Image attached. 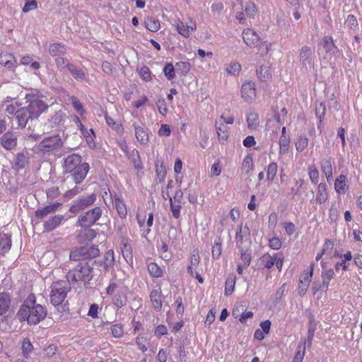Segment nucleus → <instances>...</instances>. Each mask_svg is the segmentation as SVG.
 Listing matches in <instances>:
<instances>
[{"instance_id": "obj_1", "label": "nucleus", "mask_w": 362, "mask_h": 362, "mask_svg": "<svg viewBox=\"0 0 362 362\" xmlns=\"http://www.w3.org/2000/svg\"><path fill=\"white\" fill-rule=\"evenodd\" d=\"M46 315V308L36 303V298L33 294H30L27 297L16 314L19 321L27 322L30 325L38 324L45 318Z\"/></svg>"}, {"instance_id": "obj_2", "label": "nucleus", "mask_w": 362, "mask_h": 362, "mask_svg": "<svg viewBox=\"0 0 362 362\" xmlns=\"http://www.w3.org/2000/svg\"><path fill=\"white\" fill-rule=\"evenodd\" d=\"M93 273V267L89 264L79 263L66 274V279L69 283L79 282L86 284L92 279Z\"/></svg>"}, {"instance_id": "obj_3", "label": "nucleus", "mask_w": 362, "mask_h": 362, "mask_svg": "<svg viewBox=\"0 0 362 362\" xmlns=\"http://www.w3.org/2000/svg\"><path fill=\"white\" fill-rule=\"evenodd\" d=\"M69 284L65 281H57L51 286L50 300L53 305H61L70 291Z\"/></svg>"}, {"instance_id": "obj_4", "label": "nucleus", "mask_w": 362, "mask_h": 362, "mask_svg": "<svg viewBox=\"0 0 362 362\" xmlns=\"http://www.w3.org/2000/svg\"><path fill=\"white\" fill-rule=\"evenodd\" d=\"M99 255V250L94 247H81L76 248L70 252V259L79 261L85 259L95 257Z\"/></svg>"}, {"instance_id": "obj_5", "label": "nucleus", "mask_w": 362, "mask_h": 362, "mask_svg": "<svg viewBox=\"0 0 362 362\" xmlns=\"http://www.w3.org/2000/svg\"><path fill=\"white\" fill-rule=\"evenodd\" d=\"M102 209L100 207H95L86 212L78 218V223L81 227L88 228L93 225L101 216Z\"/></svg>"}, {"instance_id": "obj_6", "label": "nucleus", "mask_w": 362, "mask_h": 362, "mask_svg": "<svg viewBox=\"0 0 362 362\" xmlns=\"http://www.w3.org/2000/svg\"><path fill=\"white\" fill-rule=\"evenodd\" d=\"M314 264H311L309 269L304 271L299 279L298 291L300 296H304L313 279L314 272Z\"/></svg>"}, {"instance_id": "obj_7", "label": "nucleus", "mask_w": 362, "mask_h": 362, "mask_svg": "<svg viewBox=\"0 0 362 362\" xmlns=\"http://www.w3.org/2000/svg\"><path fill=\"white\" fill-rule=\"evenodd\" d=\"M95 200L96 195L95 194H91L86 197L77 199L73 202L69 211L71 213L76 214L81 210L91 206L95 202Z\"/></svg>"}, {"instance_id": "obj_8", "label": "nucleus", "mask_w": 362, "mask_h": 362, "mask_svg": "<svg viewBox=\"0 0 362 362\" xmlns=\"http://www.w3.org/2000/svg\"><path fill=\"white\" fill-rule=\"evenodd\" d=\"M62 145L59 135H54L44 139L39 144V149L44 152H49L57 149Z\"/></svg>"}, {"instance_id": "obj_9", "label": "nucleus", "mask_w": 362, "mask_h": 362, "mask_svg": "<svg viewBox=\"0 0 362 362\" xmlns=\"http://www.w3.org/2000/svg\"><path fill=\"white\" fill-rule=\"evenodd\" d=\"M174 25L176 26L178 33L185 37H189L190 34L195 31L197 28L195 22L192 19L187 25L184 24L180 19H176Z\"/></svg>"}, {"instance_id": "obj_10", "label": "nucleus", "mask_w": 362, "mask_h": 362, "mask_svg": "<svg viewBox=\"0 0 362 362\" xmlns=\"http://www.w3.org/2000/svg\"><path fill=\"white\" fill-rule=\"evenodd\" d=\"M299 61L300 64L308 69L313 64V50L310 47L303 46L299 51Z\"/></svg>"}, {"instance_id": "obj_11", "label": "nucleus", "mask_w": 362, "mask_h": 362, "mask_svg": "<svg viewBox=\"0 0 362 362\" xmlns=\"http://www.w3.org/2000/svg\"><path fill=\"white\" fill-rule=\"evenodd\" d=\"M0 64L8 70H13L18 66V62L13 54L2 51L0 53Z\"/></svg>"}, {"instance_id": "obj_12", "label": "nucleus", "mask_w": 362, "mask_h": 362, "mask_svg": "<svg viewBox=\"0 0 362 362\" xmlns=\"http://www.w3.org/2000/svg\"><path fill=\"white\" fill-rule=\"evenodd\" d=\"M81 164V157L77 154H71L64 159V168L66 173H71Z\"/></svg>"}, {"instance_id": "obj_13", "label": "nucleus", "mask_w": 362, "mask_h": 362, "mask_svg": "<svg viewBox=\"0 0 362 362\" xmlns=\"http://www.w3.org/2000/svg\"><path fill=\"white\" fill-rule=\"evenodd\" d=\"M2 146L7 150H12L17 144V136L13 132H6L1 139Z\"/></svg>"}, {"instance_id": "obj_14", "label": "nucleus", "mask_w": 362, "mask_h": 362, "mask_svg": "<svg viewBox=\"0 0 362 362\" xmlns=\"http://www.w3.org/2000/svg\"><path fill=\"white\" fill-rule=\"evenodd\" d=\"M324 48L329 56H333L334 58L340 57L338 48L334 45L332 37L325 36L323 38Z\"/></svg>"}, {"instance_id": "obj_15", "label": "nucleus", "mask_w": 362, "mask_h": 362, "mask_svg": "<svg viewBox=\"0 0 362 362\" xmlns=\"http://www.w3.org/2000/svg\"><path fill=\"white\" fill-rule=\"evenodd\" d=\"M48 107L42 99L36 98L30 102L29 110L30 112L35 116H38L44 112Z\"/></svg>"}, {"instance_id": "obj_16", "label": "nucleus", "mask_w": 362, "mask_h": 362, "mask_svg": "<svg viewBox=\"0 0 362 362\" xmlns=\"http://www.w3.org/2000/svg\"><path fill=\"white\" fill-rule=\"evenodd\" d=\"M135 136L138 142L141 145L147 146L149 142L148 130L144 127L134 124Z\"/></svg>"}, {"instance_id": "obj_17", "label": "nucleus", "mask_w": 362, "mask_h": 362, "mask_svg": "<svg viewBox=\"0 0 362 362\" xmlns=\"http://www.w3.org/2000/svg\"><path fill=\"white\" fill-rule=\"evenodd\" d=\"M89 170V165L86 163H81L78 168L74 169L73 178L75 183H80L86 176Z\"/></svg>"}, {"instance_id": "obj_18", "label": "nucleus", "mask_w": 362, "mask_h": 362, "mask_svg": "<svg viewBox=\"0 0 362 362\" xmlns=\"http://www.w3.org/2000/svg\"><path fill=\"white\" fill-rule=\"evenodd\" d=\"M320 168L322 173L326 177L327 181L330 182L333 179V168L329 158H323L320 163Z\"/></svg>"}, {"instance_id": "obj_19", "label": "nucleus", "mask_w": 362, "mask_h": 362, "mask_svg": "<svg viewBox=\"0 0 362 362\" xmlns=\"http://www.w3.org/2000/svg\"><path fill=\"white\" fill-rule=\"evenodd\" d=\"M349 189L347 185V177L345 175H340L335 180L334 189L339 194H344Z\"/></svg>"}, {"instance_id": "obj_20", "label": "nucleus", "mask_w": 362, "mask_h": 362, "mask_svg": "<svg viewBox=\"0 0 362 362\" xmlns=\"http://www.w3.org/2000/svg\"><path fill=\"white\" fill-rule=\"evenodd\" d=\"M243 38L245 43L250 47L254 46L259 41L257 34L250 28L243 30Z\"/></svg>"}, {"instance_id": "obj_21", "label": "nucleus", "mask_w": 362, "mask_h": 362, "mask_svg": "<svg viewBox=\"0 0 362 362\" xmlns=\"http://www.w3.org/2000/svg\"><path fill=\"white\" fill-rule=\"evenodd\" d=\"M127 288H119L112 298L113 304L117 308H122L127 303Z\"/></svg>"}, {"instance_id": "obj_22", "label": "nucleus", "mask_w": 362, "mask_h": 362, "mask_svg": "<svg viewBox=\"0 0 362 362\" xmlns=\"http://www.w3.org/2000/svg\"><path fill=\"white\" fill-rule=\"evenodd\" d=\"M59 206L60 203L56 202L52 204L46 206L42 209H38L35 211V216L38 218L42 219L49 214L55 212Z\"/></svg>"}, {"instance_id": "obj_23", "label": "nucleus", "mask_w": 362, "mask_h": 362, "mask_svg": "<svg viewBox=\"0 0 362 362\" xmlns=\"http://www.w3.org/2000/svg\"><path fill=\"white\" fill-rule=\"evenodd\" d=\"M64 218L63 215H55L52 216L44 223L45 230L47 232L53 230L62 223Z\"/></svg>"}, {"instance_id": "obj_24", "label": "nucleus", "mask_w": 362, "mask_h": 362, "mask_svg": "<svg viewBox=\"0 0 362 362\" xmlns=\"http://www.w3.org/2000/svg\"><path fill=\"white\" fill-rule=\"evenodd\" d=\"M160 288L153 290L150 294V300L152 307L156 310H160L162 308Z\"/></svg>"}, {"instance_id": "obj_25", "label": "nucleus", "mask_w": 362, "mask_h": 362, "mask_svg": "<svg viewBox=\"0 0 362 362\" xmlns=\"http://www.w3.org/2000/svg\"><path fill=\"white\" fill-rule=\"evenodd\" d=\"M112 200L119 217L122 218H126L127 209L123 199L118 196L115 195Z\"/></svg>"}, {"instance_id": "obj_26", "label": "nucleus", "mask_w": 362, "mask_h": 362, "mask_svg": "<svg viewBox=\"0 0 362 362\" xmlns=\"http://www.w3.org/2000/svg\"><path fill=\"white\" fill-rule=\"evenodd\" d=\"M328 199V192L327 186L325 183H320L317 185L316 194V201L320 204H325Z\"/></svg>"}, {"instance_id": "obj_27", "label": "nucleus", "mask_w": 362, "mask_h": 362, "mask_svg": "<svg viewBox=\"0 0 362 362\" xmlns=\"http://www.w3.org/2000/svg\"><path fill=\"white\" fill-rule=\"evenodd\" d=\"M48 52L53 57L64 55L66 52V47L59 42L51 43L48 47Z\"/></svg>"}, {"instance_id": "obj_28", "label": "nucleus", "mask_w": 362, "mask_h": 362, "mask_svg": "<svg viewBox=\"0 0 362 362\" xmlns=\"http://www.w3.org/2000/svg\"><path fill=\"white\" fill-rule=\"evenodd\" d=\"M121 252L127 262H132V247L128 240L124 238L122 240Z\"/></svg>"}, {"instance_id": "obj_29", "label": "nucleus", "mask_w": 362, "mask_h": 362, "mask_svg": "<svg viewBox=\"0 0 362 362\" xmlns=\"http://www.w3.org/2000/svg\"><path fill=\"white\" fill-rule=\"evenodd\" d=\"M11 298L6 293H0V316L6 314L10 307Z\"/></svg>"}, {"instance_id": "obj_30", "label": "nucleus", "mask_w": 362, "mask_h": 362, "mask_svg": "<svg viewBox=\"0 0 362 362\" xmlns=\"http://www.w3.org/2000/svg\"><path fill=\"white\" fill-rule=\"evenodd\" d=\"M257 77L261 81H268L272 78L271 67L269 65H262L257 69Z\"/></svg>"}, {"instance_id": "obj_31", "label": "nucleus", "mask_w": 362, "mask_h": 362, "mask_svg": "<svg viewBox=\"0 0 362 362\" xmlns=\"http://www.w3.org/2000/svg\"><path fill=\"white\" fill-rule=\"evenodd\" d=\"M81 132L85 138L88 146L90 148H94L95 147V143L94 141L95 136L93 129H86V128H83V129L81 130Z\"/></svg>"}, {"instance_id": "obj_32", "label": "nucleus", "mask_w": 362, "mask_h": 362, "mask_svg": "<svg viewBox=\"0 0 362 362\" xmlns=\"http://www.w3.org/2000/svg\"><path fill=\"white\" fill-rule=\"evenodd\" d=\"M254 162L251 155H247L242 163L241 170L245 174H249L254 170Z\"/></svg>"}, {"instance_id": "obj_33", "label": "nucleus", "mask_w": 362, "mask_h": 362, "mask_svg": "<svg viewBox=\"0 0 362 362\" xmlns=\"http://www.w3.org/2000/svg\"><path fill=\"white\" fill-rule=\"evenodd\" d=\"M144 23L146 28L151 32H156L160 28L159 21L153 17L146 18Z\"/></svg>"}, {"instance_id": "obj_34", "label": "nucleus", "mask_w": 362, "mask_h": 362, "mask_svg": "<svg viewBox=\"0 0 362 362\" xmlns=\"http://www.w3.org/2000/svg\"><path fill=\"white\" fill-rule=\"evenodd\" d=\"M334 272L332 269H327L322 272V288L325 291H327L330 281L334 278Z\"/></svg>"}, {"instance_id": "obj_35", "label": "nucleus", "mask_w": 362, "mask_h": 362, "mask_svg": "<svg viewBox=\"0 0 362 362\" xmlns=\"http://www.w3.org/2000/svg\"><path fill=\"white\" fill-rule=\"evenodd\" d=\"M276 257V255L264 254L260 258L261 264L267 269H271L274 265Z\"/></svg>"}, {"instance_id": "obj_36", "label": "nucleus", "mask_w": 362, "mask_h": 362, "mask_svg": "<svg viewBox=\"0 0 362 362\" xmlns=\"http://www.w3.org/2000/svg\"><path fill=\"white\" fill-rule=\"evenodd\" d=\"M247 127L250 129H256L259 126V116L256 112H250L247 116Z\"/></svg>"}, {"instance_id": "obj_37", "label": "nucleus", "mask_w": 362, "mask_h": 362, "mask_svg": "<svg viewBox=\"0 0 362 362\" xmlns=\"http://www.w3.org/2000/svg\"><path fill=\"white\" fill-rule=\"evenodd\" d=\"M216 129L219 141H225L228 139V131L223 123L216 122Z\"/></svg>"}, {"instance_id": "obj_38", "label": "nucleus", "mask_w": 362, "mask_h": 362, "mask_svg": "<svg viewBox=\"0 0 362 362\" xmlns=\"http://www.w3.org/2000/svg\"><path fill=\"white\" fill-rule=\"evenodd\" d=\"M191 65L188 62H179L175 64L176 72L181 75H186L190 70Z\"/></svg>"}, {"instance_id": "obj_39", "label": "nucleus", "mask_w": 362, "mask_h": 362, "mask_svg": "<svg viewBox=\"0 0 362 362\" xmlns=\"http://www.w3.org/2000/svg\"><path fill=\"white\" fill-rule=\"evenodd\" d=\"M11 245V241L8 236L6 235H1L0 236V250L1 252L5 253L7 252Z\"/></svg>"}, {"instance_id": "obj_40", "label": "nucleus", "mask_w": 362, "mask_h": 362, "mask_svg": "<svg viewBox=\"0 0 362 362\" xmlns=\"http://www.w3.org/2000/svg\"><path fill=\"white\" fill-rule=\"evenodd\" d=\"M191 264L187 267V272L191 276H194V270L199 263V256L197 252H194L191 256Z\"/></svg>"}, {"instance_id": "obj_41", "label": "nucleus", "mask_w": 362, "mask_h": 362, "mask_svg": "<svg viewBox=\"0 0 362 362\" xmlns=\"http://www.w3.org/2000/svg\"><path fill=\"white\" fill-rule=\"evenodd\" d=\"M225 69L228 74L237 76L241 70V65L237 62H233L228 64Z\"/></svg>"}, {"instance_id": "obj_42", "label": "nucleus", "mask_w": 362, "mask_h": 362, "mask_svg": "<svg viewBox=\"0 0 362 362\" xmlns=\"http://www.w3.org/2000/svg\"><path fill=\"white\" fill-rule=\"evenodd\" d=\"M70 100L75 111L78 114L80 117H83V116L86 114V110L83 108V106L81 104V103L76 98L74 97H72Z\"/></svg>"}, {"instance_id": "obj_43", "label": "nucleus", "mask_w": 362, "mask_h": 362, "mask_svg": "<svg viewBox=\"0 0 362 362\" xmlns=\"http://www.w3.org/2000/svg\"><path fill=\"white\" fill-rule=\"evenodd\" d=\"M33 346L28 339H25L22 344V353L25 358L28 359L30 357L33 352Z\"/></svg>"}, {"instance_id": "obj_44", "label": "nucleus", "mask_w": 362, "mask_h": 362, "mask_svg": "<svg viewBox=\"0 0 362 362\" xmlns=\"http://www.w3.org/2000/svg\"><path fill=\"white\" fill-rule=\"evenodd\" d=\"M105 119L108 126L110 127L112 129L118 133L122 132V126L119 122L115 121L113 118L108 115H105Z\"/></svg>"}, {"instance_id": "obj_45", "label": "nucleus", "mask_w": 362, "mask_h": 362, "mask_svg": "<svg viewBox=\"0 0 362 362\" xmlns=\"http://www.w3.org/2000/svg\"><path fill=\"white\" fill-rule=\"evenodd\" d=\"M148 270L150 274L154 277H160L163 275L162 269L156 263H149L148 264Z\"/></svg>"}, {"instance_id": "obj_46", "label": "nucleus", "mask_w": 362, "mask_h": 362, "mask_svg": "<svg viewBox=\"0 0 362 362\" xmlns=\"http://www.w3.org/2000/svg\"><path fill=\"white\" fill-rule=\"evenodd\" d=\"M308 175L311 182L314 185H317L319 181V172L315 166H309Z\"/></svg>"}, {"instance_id": "obj_47", "label": "nucleus", "mask_w": 362, "mask_h": 362, "mask_svg": "<svg viewBox=\"0 0 362 362\" xmlns=\"http://www.w3.org/2000/svg\"><path fill=\"white\" fill-rule=\"evenodd\" d=\"M308 145V139L305 136H300L296 142V150L303 151Z\"/></svg>"}, {"instance_id": "obj_48", "label": "nucleus", "mask_w": 362, "mask_h": 362, "mask_svg": "<svg viewBox=\"0 0 362 362\" xmlns=\"http://www.w3.org/2000/svg\"><path fill=\"white\" fill-rule=\"evenodd\" d=\"M277 164L276 163H272L268 165L267 177L270 182H272L276 175L277 172Z\"/></svg>"}, {"instance_id": "obj_49", "label": "nucleus", "mask_w": 362, "mask_h": 362, "mask_svg": "<svg viewBox=\"0 0 362 362\" xmlns=\"http://www.w3.org/2000/svg\"><path fill=\"white\" fill-rule=\"evenodd\" d=\"M170 211L175 218H179L180 216V210L182 209V202H170Z\"/></svg>"}, {"instance_id": "obj_50", "label": "nucleus", "mask_w": 362, "mask_h": 362, "mask_svg": "<svg viewBox=\"0 0 362 362\" xmlns=\"http://www.w3.org/2000/svg\"><path fill=\"white\" fill-rule=\"evenodd\" d=\"M158 251L162 259L169 260L171 258L172 255L168 251V246L165 243H161V245Z\"/></svg>"}, {"instance_id": "obj_51", "label": "nucleus", "mask_w": 362, "mask_h": 362, "mask_svg": "<svg viewBox=\"0 0 362 362\" xmlns=\"http://www.w3.org/2000/svg\"><path fill=\"white\" fill-rule=\"evenodd\" d=\"M163 72L168 79H173L175 76V66L174 67L172 64L168 63L165 66Z\"/></svg>"}, {"instance_id": "obj_52", "label": "nucleus", "mask_w": 362, "mask_h": 362, "mask_svg": "<svg viewBox=\"0 0 362 362\" xmlns=\"http://www.w3.org/2000/svg\"><path fill=\"white\" fill-rule=\"evenodd\" d=\"M115 262V255L112 250H109L105 255L104 265L106 269L111 267Z\"/></svg>"}, {"instance_id": "obj_53", "label": "nucleus", "mask_w": 362, "mask_h": 362, "mask_svg": "<svg viewBox=\"0 0 362 362\" xmlns=\"http://www.w3.org/2000/svg\"><path fill=\"white\" fill-rule=\"evenodd\" d=\"M111 332L114 337L121 338L124 335L123 327L120 324H115L111 327Z\"/></svg>"}, {"instance_id": "obj_54", "label": "nucleus", "mask_w": 362, "mask_h": 362, "mask_svg": "<svg viewBox=\"0 0 362 362\" xmlns=\"http://www.w3.org/2000/svg\"><path fill=\"white\" fill-rule=\"evenodd\" d=\"M289 142V137L288 136H281L279 140L281 154L285 153L288 151Z\"/></svg>"}, {"instance_id": "obj_55", "label": "nucleus", "mask_w": 362, "mask_h": 362, "mask_svg": "<svg viewBox=\"0 0 362 362\" xmlns=\"http://www.w3.org/2000/svg\"><path fill=\"white\" fill-rule=\"evenodd\" d=\"M69 70L76 79H83L85 76L83 70L76 68L75 66L69 65Z\"/></svg>"}, {"instance_id": "obj_56", "label": "nucleus", "mask_w": 362, "mask_h": 362, "mask_svg": "<svg viewBox=\"0 0 362 362\" xmlns=\"http://www.w3.org/2000/svg\"><path fill=\"white\" fill-rule=\"evenodd\" d=\"M136 344L138 346V348L142 351L145 352L147 351V339L146 337L143 336H138L136 339Z\"/></svg>"}, {"instance_id": "obj_57", "label": "nucleus", "mask_w": 362, "mask_h": 362, "mask_svg": "<svg viewBox=\"0 0 362 362\" xmlns=\"http://www.w3.org/2000/svg\"><path fill=\"white\" fill-rule=\"evenodd\" d=\"M221 166L219 160H216L211 167L210 177H218L221 173Z\"/></svg>"}, {"instance_id": "obj_58", "label": "nucleus", "mask_w": 362, "mask_h": 362, "mask_svg": "<svg viewBox=\"0 0 362 362\" xmlns=\"http://www.w3.org/2000/svg\"><path fill=\"white\" fill-rule=\"evenodd\" d=\"M245 11L247 16L254 17L257 13L256 5L253 2H248L245 5Z\"/></svg>"}, {"instance_id": "obj_59", "label": "nucleus", "mask_w": 362, "mask_h": 362, "mask_svg": "<svg viewBox=\"0 0 362 362\" xmlns=\"http://www.w3.org/2000/svg\"><path fill=\"white\" fill-rule=\"evenodd\" d=\"M347 26L352 30H355L358 26V21L354 15H349L346 20Z\"/></svg>"}, {"instance_id": "obj_60", "label": "nucleus", "mask_w": 362, "mask_h": 362, "mask_svg": "<svg viewBox=\"0 0 362 362\" xmlns=\"http://www.w3.org/2000/svg\"><path fill=\"white\" fill-rule=\"evenodd\" d=\"M281 245V241L279 238L273 237L269 240V246L273 250L280 249Z\"/></svg>"}, {"instance_id": "obj_61", "label": "nucleus", "mask_w": 362, "mask_h": 362, "mask_svg": "<svg viewBox=\"0 0 362 362\" xmlns=\"http://www.w3.org/2000/svg\"><path fill=\"white\" fill-rule=\"evenodd\" d=\"M85 238V240L90 241L96 236V233L94 230L90 228H86L81 232Z\"/></svg>"}, {"instance_id": "obj_62", "label": "nucleus", "mask_w": 362, "mask_h": 362, "mask_svg": "<svg viewBox=\"0 0 362 362\" xmlns=\"http://www.w3.org/2000/svg\"><path fill=\"white\" fill-rule=\"evenodd\" d=\"M315 114L317 117L320 119V123L321 124L325 114V106L324 104L320 103L319 106L316 107Z\"/></svg>"}, {"instance_id": "obj_63", "label": "nucleus", "mask_w": 362, "mask_h": 362, "mask_svg": "<svg viewBox=\"0 0 362 362\" xmlns=\"http://www.w3.org/2000/svg\"><path fill=\"white\" fill-rule=\"evenodd\" d=\"M235 287V281L233 279H227L226 281L225 294L226 296L230 295Z\"/></svg>"}, {"instance_id": "obj_64", "label": "nucleus", "mask_w": 362, "mask_h": 362, "mask_svg": "<svg viewBox=\"0 0 362 362\" xmlns=\"http://www.w3.org/2000/svg\"><path fill=\"white\" fill-rule=\"evenodd\" d=\"M156 105L159 112L163 116L165 115L168 109L165 100L163 99H159L156 103Z\"/></svg>"}]
</instances>
